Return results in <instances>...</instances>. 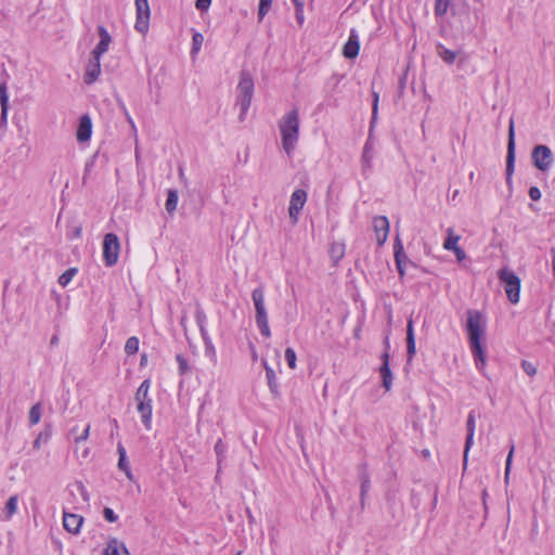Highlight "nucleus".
Instances as JSON below:
<instances>
[{"label":"nucleus","instance_id":"1","mask_svg":"<svg viewBox=\"0 0 555 555\" xmlns=\"http://www.w3.org/2000/svg\"><path fill=\"white\" fill-rule=\"evenodd\" d=\"M466 330L468 334L472 353L475 358L476 366L478 367L479 371L482 372L486 365V356L481 345V340L485 337L486 320L479 311H467Z\"/></svg>","mask_w":555,"mask_h":555},{"label":"nucleus","instance_id":"2","mask_svg":"<svg viewBox=\"0 0 555 555\" xmlns=\"http://www.w3.org/2000/svg\"><path fill=\"white\" fill-rule=\"evenodd\" d=\"M299 112L294 107L283 115L278 122L284 152L291 156L299 140Z\"/></svg>","mask_w":555,"mask_h":555},{"label":"nucleus","instance_id":"3","mask_svg":"<svg viewBox=\"0 0 555 555\" xmlns=\"http://www.w3.org/2000/svg\"><path fill=\"white\" fill-rule=\"evenodd\" d=\"M251 299L255 307V322L260 334L266 337H271V330L269 326V317L264 302V291L262 286L255 288L251 292Z\"/></svg>","mask_w":555,"mask_h":555},{"label":"nucleus","instance_id":"4","mask_svg":"<svg viewBox=\"0 0 555 555\" xmlns=\"http://www.w3.org/2000/svg\"><path fill=\"white\" fill-rule=\"evenodd\" d=\"M150 388V379H144L137 389V392L134 395V400L137 402V411L140 413L141 421L147 430L151 429L153 411L152 399L149 396Z\"/></svg>","mask_w":555,"mask_h":555},{"label":"nucleus","instance_id":"5","mask_svg":"<svg viewBox=\"0 0 555 555\" xmlns=\"http://www.w3.org/2000/svg\"><path fill=\"white\" fill-rule=\"evenodd\" d=\"M236 90H237L236 104L240 106L241 118H243L250 106L253 94H254V81H253V78L249 73H247V72L241 73L240 81H238Z\"/></svg>","mask_w":555,"mask_h":555},{"label":"nucleus","instance_id":"6","mask_svg":"<svg viewBox=\"0 0 555 555\" xmlns=\"http://www.w3.org/2000/svg\"><path fill=\"white\" fill-rule=\"evenodd\" d=\"M498 276L504 286L508 300L512 304H517L520 294V279L507 268L501 269Z\"/></svg>","mask_w":555,"mask_h":555},{"label":"nucleus","instance_id":"7","mask_svg":"<svg viewBox=\"0 0 555 555\" xmlns=\"http://www.w3.org/2000/svg\"><path fill=\"white\" fill-rule=\"evenodd\" d=\"M120 251L119 238L114 233H107L103 238V261L106 267L117 263Z\"/></svg>","mask_w":555,"mask_h":555},{"label":"nucleus","instance_id":"8","mask_svg":"<svg viewBox=\"0 0 555 555\" xmlns=\"http://www.w3.org/2000/svg\"><path fill=\"white\" fill-rule=\"evenodd\" d=\"M531 159L537 169L547 171L553 163V153L546 145L540 144L533 147Z\"/></svg>","mask_w":555,"mask_h":555},{"label":"nucleus","instance_id":"9","mask_svg":"<svg viewBox=\"0 0 555 555\" xmlns=\"http://www.w3.org/2000/svg\"><path fill=\"white\" fill-rule=\"evenodd\" d=\"M307 192L302 189H297L292 193L288 206V215L293 224L298 222L300 211L307 202Z\"/></svg>","mask_w":555,"mask_h":555},{"label":"nucleus","instance_id":"10","mask_svg":"<svg viewBox=\"0 0 555 555\" xmlns=\"http://www.w3.org/2000/svg\"><path fill=\"white\" fill-rule=\"evenodd\" d=\"M135 11H137V20L134 24V28L141 33L145 34L149 30L150 23V5L147 0H135Z\"/></svg>","mask_w":555,"mask_h":555},{"label":"nucleus","instance_id":"11","mask_svg":"<svg viewBox=\"0 0 555 555\" xmlns=\"http://www.w3.org/2000/svg\"><path fill=\"white\" fill-rule=\"evenodd\" d=\"M515 167V128L514 120H509L508 125V142H507V155H506V180L511 183L512 176Z\"/></svg>","mask_w":555,"mask_h":555},{"label":"nucleus","instance_id":"12","mask_svg":"<svg viewBox=\"0 0 555 555\" xmlns=\"http://www.w3.org/2000/svg\"><path fill=\"white\" fill-rule=\"evenodd\" d=\"M389 340L388 338L385 339V351L384 353L382 354V366L379 367V373H380V376H382V379H383V386L385 387L386 390H390L391 388V385H392V373H391V370L389 367V352H388V349H389Z\"/></svg>","mask_w":555,"mask_h":555},{"label":"nucleus","instance_id":"13","mask_svg":"<svg viewBox=\"0 0 555 555\" xmlns=\"http://www.w3.org/2000/svg\"><path fill=\"white\" fill-rule=\"evenodd\" d=\"M101 74V57L91 54L89 63L86 66L83 80L87 85H91L98 80Z\"/></svg>","mask_w":555,"mask_h":555},{"label":"nucleus","instance_id":"14","mask_svg":"<svg viewBox=\"0 0 555 555\" xmlns=\"http://www.w3.org/2000/svg\"><path fill=\"white\" fill-rule=\"evenodd\" d=\"M374 231L376 233V240L378 245H383L388 237L389 233V220L385 216H377L373 220Z\"/></svg>","mask_w":555,"mask_h":555},{"label":"nucleus","instance_id":"15","mask_svg":"<svg viewBox=\"0 0 555 555\" xmlns=\"http://www.w3.org/2000/svg\"><path fill=\"white\" fill-rule=\"evenodd\" d=\"M467 436L464 448V468L467 465V455L474 442V435L476 429V415L474 411H470L467 416L466 422Z\"/></svg>","mask_w":555,"mask_h":555},{"label":"nucleus","instance_id":"16","mask_svg":"<svg viewBox=\"0 0 555 555\" xmlns=\"http://www.w3.org/2000/svg\"><path fill=\"white\" fill-rule=\"evenodd\" d=\"M82 524V516L67 512L63 513V526L67 532L72 534H78L80 532Z\"/></svg>","mask_w":555,"mask_h":555},{"label":"nucleus","instance_id":"17","mask_svg":"<svg viewBox=\"0 0 555 555\" xmlns=\"http://www.w3.org/2000/svg\"><path fill=\"white\" fill-rule=\"evenodd\" d=\"M92 134V120L89 115H82L79 118V125L76 132L77 141L80 143L90 140Z\"/></svg>","mask_w":555,"mask_h":555},{"label":"nucleus","instance_id":"18","mask_svg":"<svg viewBox=\"0 0 555 555\" xmlns=\"http://www.w3.org/2000/svg\"><path fill=\"white\" fill-rule=\"evenodd\" d=\"M98 34L100 37V41L95 46V48L92 50L91 54H94V55L101 57L104 53L107 52L109 44L112 42V37L104 26L98 27Z\"/></svg>","mask_w":555,"mask_h":555},{"label":"nucleus","instance_id":"19","mask_svg":"<svg viewBox=\"0 0 555 555\" xmlns=\"http://www.w3.org/2000/svg\"><path fill=\"white\" fill-rule=\"evenodd\" d=\"M359 51H360L359 36L354 29H351L348 41L344 46L343 55L346 59H354L358 56Z\"/></svg>","mask_w":555,"mask_h":555},{"label":"nucleus","instance_id":"20","mask_svg":"<svg viewBox=\"0 0 555 555\" xmlns=\"http://www.w3.org/2000/svg\"><path fill=\"white\" fill-rule=\"evenodd\" d=\"M406 352L409 361H411L416 353L414 326L412 318L409 319L406 324Z\"/></svg>","mask_w":555,"mask_h":555},{"label":"nucleus","instance_id":"21","mask_svg":"<svg viewBox=\"0 0 555 555\" xmlns=\"http://www.w3.org/2000/svg\"><path fill=\"white\" fill-rule=\"evenodd\" d=\"M375 144L371 137L365 142L363 154H362V166L363 169H371L372 162L374 158Z\"/></svg>","mask_w":555,"mask_h":555},{"label":"nucleus","instance_id":"22","mask_svg":"<svg viewBox=\"0 0 555 555\" xmlns=\"http://www.w3.org/2000/svg\"><path fill=\"white\" fill-rule=\"evenodd\" d=\"M117 452L119 455L118 468L126 474V476L129 480H133V475H132V472L130 468V464H129V462L127 460V455H126V449L124 448V446L121 443H118Z\"/></svg>","mask_w":555,"mask_h":555},{"label":"nucleus","instance_id":"23","mask_svg":"<svg viewBox=\"0 0 555 555\" xmlns=\"http://www.w3.org/2000/svg\"><path fill=\"white\" fill-rule=\"evenodd\" d=\"M105 555H130V553L122 542L113 538L107 542Z\"/></svg>","mask_w":555,"mask_h":555},{"label":"nucleus","instance_id":"24","mask_svg":"<svg viewBox=\"0 0 555 555\" xmlns=\"http://www.w3.org/2000/svg\"><path fill=\"white\" fill-rule=\"evenodd\" d=\"M436 52L441 60L447 64H453L456 59V52L446 48L443 44L438 43L436 46Z\"/></svg>","mask_w":555,"mask_h":555},{"label":"nucleus","instance_id":"25","mask_svg":"<svg viewBox=\"0 0 555 555\" xmlns=\"http://www.w3.org/2000/svg\"><path fill=\"white\" fill-rule=\"evenodd\" d=\"M0 105H1V120L5 121L8 109H9V96L7 93L5 81L0 83Z\"/></svg>","mask_w":555,"mask_h":555},{"label":"nucleus","instance_id":"26","mask_svg":"<svg viewBox=\"0 0 555 555\" xmlns=\"http://www.w3.org/2000/svg\"><path fill=\"white\" fill-rule=\"evenodd\" d=\"M177 205H178V191L170 189V190H168V195H167V199L165 203L166 210L169 214H172L177 209Z\"/></svg>","mask_w":555,"mask_h":555},{"label":"nucleus","instance_id":"27","mask_svg":"<svg viewBox=\"0 0 555 555\" xmlns=\"http://www.w3.org/2000/svg\"><path fill=\"white\" fill-rule=\"evenodd\" d=\"M448 237L443 243V248L447 250H453L459 247L457 243L460 241V236L456 235L452 228L448 229Z\"/></svg>","mask_w":555,"mask_h":555},{"label":"nucleus","instance_id":"28","mask_svg":"<svg viewBox=\"0 0 555 555\" xmlns=\"http://www.w3.org/2000/svg\"><path fill=\"white\" fill-rule=\"evenodd\" d=\"M345 254V245L343 243H333L330 248V255L333 261L338 262Z\"/></svg>","mask_w":555,"mask_h":555},{"label":"nucleus","instance_id":"29","mask_svg":"<svg viewBox=\"0 0 555 555\" xmlns=\"http://www.w3.org/2000/svg\"><path fill=\"white\" fill-rule=\"evenodd\" d=\"M17 501H18L17 495H12L7 501L5 507H4V513H5L7 519H10L16 513Z\"/></svg>","mask_w":555,"mask_h":555},{"label":"nucleus","instance_id":"30","mask_svg":"<svg viewBox=\"0 0 555 555\" xmlns=\"http://www.w3.org/2000/svg\"><path fill=\"white\" fill-rule=\"evenodd\" d=\"M360 480H361V504H364V496L369 492L371 487L370 477L366 474L365 470H362L360 473Z\"/></svg>","mask_w":555,"mask_h":555},{"label":"nucleus","instance_id":"31","mask_svg":"<svg viewBox=\"0 0 555 555\" xmlns=\"http://www.w3.org/2000/svg\"><path fill=\"white\" fill-rule=\"evenodd\" d=\"M400 247V264L405 266L409 262V259L404 253L403 245L399 237L396 238L393 244V253H395V262L397 263V253L399 251L398 248Z\"/></svg>","mask_w":555,"mask_h":555},{"label":"nucleus","instance_id":"32","mask_svg":"<svg viewBox=\"0 0 555 555\" xmlns=\"http://www.w3.org/2000/svg\"><path fill=\"white\" fill-rule=\"evenodd\" d=\"M204 42V36L201 33H195L192 37V49L191 54L195 55L202 49Z\"/></svg>","mask_w":555,"mask_h":555},{"label":"nucleus","instance_id":"33","mask_svg":"<svg viewBox=\"0 0 555 555\" xmlns=\"http://www.w3.org/2000/svg\"><path fill=\"white\" fill-rule=\"evenodd\" d=\"M139 350V339L135 336L129 337L125 345V352L127 354H134Z\"/></svg>","mask_w":555,"mask_h":555},{"label":"nucleus","instance_id":"34","mask_svg":"<svg viewBox=\"0 0 555 555\" xmlns=\"http://www.w3.org/2000/svg\"><path fill=\"white\" fill-rule=\"evenodd\" d=\"M41 418V404L36 403L30 408L29 411V423L31 425L38 424Z\"/></svg>","mask_w":555,"mask_h":555},{"label":"nucleus","instance_id":"35","mask_svg":"<svg viewBox=\"0 0 555 555\" xmlns=\"http://www.w3.org/2000/svg\"><path fill=\"white\" fill-rule=\"evenodd\" d=\"M272 0H259L258 20L261 22L266 14L269 12Z\"/></svg>","mask_w":555,"mask_h":555},{"label":"nucleus","instance_id":"36","mask_svg":"<svg viewBox=\"0 0 555 555\" xmlns=\"http://www.w3.org/2000/svg\"><path fill=\"white\" fill-rule=\"evenodd\" d=\"M449 3H450V0H436L435 14L437 16L444 15L448 11Z\"/></svg>","mask_w":555,"mask_h":555},{"label":"nucleus","instance_id":"37","mask_svg":"<svg viewBox=\"0 0 555 555\" xmlns=\"http://www.w3.org/2000/svg\"><path fill=\"white\" fill-rule=\"evenodd\" d=\"M76 273V269H68L66 270L60 278L59 283L62 286H66L74 278Z\"/></svg>","mask_w":555,"mask_h":555},{"label":"nucleus","instance_id":"38","mask_svg":"<svg viewBox=\"0 0 555 555\" xmlns=\"http://www.w3.org/2000/svg\"><path fill=\"white\" fill-rule=\"evenodd\" d=\"M285 359L291 369L296 367V352L293 348H286L285 350Z\"/></svg>","mask_w":555,"mask_h":555},{"label":"nucleus","instance_id":"39","mask_svg":"<svg viewBox=\"0 0 555 555\" xmlns=\"http://www.w3.org/2000/svg\"><path fill=\"white\" fill-rule=\"evenodd\" d=\"M225 451H227V447L223 444L222 440L219 439L215 444V452L218 457V463L221 462V459L223 457Z\"/></svg>","mask_w":555,"mask_h":555},{"label":"nucleus","instance_id":"40","mask_svg":"<svg viewBox=\"0 0 555 555\" xmlns=\"http://www.w3.org/2000/svg\"><path fill=\"white\" fill-rule=\"evenodd\" d=\"M521 367L529 376H533L537 374V366L532 362L524 360L521 362Z\"/></svg>","mask_w":555,"mask_h":555},{"label":"nucleus","instance_id":"41","mask_svg":"<svg viewBox=\"0 0 555 555\" xmlns=\"http://www.w3.org/2000/svg\"><path fill=\"white\" fill-rule=\"evenodd\" d=\"M263 365H264V369H266V375H267V378H268L269 386L273 390L274 387H275V385H274L275 373H274L273 369L268 366V364L266 362H263Z\"/></svg>","mask_w":555,"mask_h":555},{"label":"nucleus","instance_id":"42","mask_svg":"<svg viewBox=\"0 0 555 555\" xmlns=\"http://www.w3.org/2000/svg\"><path fill=\"white\" fill-rule=\"evenodd\" d=\"M514 450H515V447H514V444H512L508 455H507V459H506V464H505V480H507L508 476H509Z\"/></svg>","mask_w":555,"mask_h":555},{"label":"nucleus","instance_id":"43","mask_svg":"<svg viewBox=\"0 0 555 555\" xmlns=\"http://www.w3.org/2000/svg\"><path fill=\"white\" fill-rule=\"evenodd\" d=\"M103 516L104 518L109 521V522H114L117 520V515L114 513V511L109 507H105L103 509Z\"/></svg>","mask_w":555,"mask_h":555},{"label":"nucleus","instance_id":"44","mask_svg":"<svg viewBox=\"0 0 555 555\" xmlns=\"http://www.w3.org/2000/svg\"><path fill=\"white\" fill-rule=\"evenodd\" d=\"M211 0H196L195 7L199 11H207L210 7Z\"/></svg>","mask_w":555,"mask_h":555},{"label":"nucleus","instance_id":"45","mask_svg":"<svg viewBox=\"0 0 555 555\" xmlns=\"http://www.w3.org/2000/svg\"><path fill=\"white\" fill-rule=\"evenodd\" d=\"M89 434H90V425H87L85 427V429L82 430L81 435H79L75 438V442L79 443L81 441H86L89 438Z\"/></svg>","mask_w":555,"mask_h":555},{"label":"nucleus","instance_id":"46","mask_svg":"<svg viewBox=\"0 0 555 555\" xmlns=\"http://www.w3.org/2000/svg\"><path fill=\"white\" fill-rule=\"evenodd\" d=\"M529 196L532 201H539L541 198V191L538 186H531L529 189Z\"/></svg>","mask_w":555,"mask_h":555},{"label":"nucleus","instance_id":"47","mask_svg":"<svg viewBox=\"0 0 555 555\" xmlns=\"http://www.w3.org/2000/svg\"><path fill=\"white\" fill-rule=\"evenodd\" d=\"M295 9H296V18H297L298 23L301 25L304 23V4L298 3V8H295Z\"/></svg>","mask_w":555,"mask_h":555},{"label":"nucleus","instance_id":"48","mask_svg":"<svg viewBox=\"0 0 555 555\" xmlns=\"http://www.w3.org/2000/svg\"><path fill=\"white\" fill-rule=\"evenodd\" d=\"M398 250H400V247L398 248ZM400 257H401L400 256V251H398L397 253V263H396V267H397L398 273L402 278L405 274V269H404L405 266H401L400 264Z\"/></svg>","mask_w":555,"mask_h":555},{"label":"nucleus","instance_id":"49","mask_svg":"<svg viewBox=\"0 0 555 555\" xmlns=\"http://www.w3.org/2000/svg\"><path fill=\"white\" fill-rule=\"evenodd\" d=\"M177 360L179 362V370H180V373L181 374H184L188 370V363L186 361L181 357V356H177Z\"/></svg>","mask_w":555,"mask_h":555},{"label":"nucleus","instance_id":"50","mask_svg":"<svg viewBox=\"0 0 555 555\" xmlns=\"http://www.w3.org/2000/svg\"><path fill=\"white\" fill-rule=\"evenodd\" d=\"M204 320H205L204 312L201 311V310H197L196 311V321H197L202 332H204V325H203L204 324Z\"/></svg>","mask_w":555,"mask_h":555},{"label":"nucleus","instance_id":"51","mask_svg":"<svg viewBox=\"0 0 555 555\" xmlns=\"http://www.w3.org/2000/svg\"><path fill=\"white\" fill-rule=\"evenodd\" d=\"M452 251H454L459 261H463L466 258V253L460 246Z\"/></svg>","mask_w":555,"mask_h":555},{"label":"nucleus","instance_id":"52","mask_svg":"<svg viewBox=\"0 0 555 555\" xmlns=\"http://www.w3.org/2000/svg\"><path fill=\"white\" fill-rule=\"evenodd\" d=\"M377 105H378V95H377V93H374L372 122L375 120L376 115H377Z\"/></svg>","mask_w":555,"mask_h":555},{"label":"nucleus","instance_id":"53","mask_svg":"<svg viewBox=\"0 0 555 555\" xmlns=\"http://www.w3.org/2000/svg\"><path fill=\"white\" fill-rule=\"evenodd\" d=\"M178 172H179L180 181H181L183 184H186L188 180H186V178H185L184 170H183V167H182V166H179V168H178Z\"/></svg>","mask_w":555,"mask_h":555},{"label":"nucleus","instance_id":"54","mask_svg":"<svg viewBox=\"0 0 555 555\" xmlns=\"http://www.w3.org/2000/svg\"><path fill=\"white\" fill-rule=\"evenodd\" d=\"M551 253H552V269H553V273L555 275V249H552Z\"/></svg>","mask_w":555,"mask_h":555},{"label":"nucleus","instance_id":"55","mask_svg":"<svg viewBox=\"0 0 555 555\" xmlns=\"http://www.w3.org/2000/svg\"><path fill=\"white\" fill-rule=\"evenodd\" d=\"M80 489H81V494L83 496V500L88 501V492L86 491L85 487L80 486Z\"/></svg>","mask_w":555,"mask_h":555},{"label":"nucleus","instance_id":"56","mask_svg":"<svg viewBox=\"0 0 555 555\" xmlns=\"http://www.w3.org/2000/svg\"><path fill=\"white\" fill-rule=\"evenodd\" d=\"M146 361H147V357H146V354H143L141 357V365H144L146 363Z\"/></svg>","mask_w":555,"mask_h":555},{"label":"nucleus","instance_id":"57","mask_svg":"<svg viewBox=\"0 0 555 555\" xmlns=\"http://www.w3.org/2000/svg\"><path fill=\"white\" fill-rule=\"evenodd\" d=\"M80 233H81V229H80V228H76V229H75V233H74V234H75V236H76V237H79V236H80Z\"/></svg>","mask_w":555,"mask_h":555},{"label":"nucleus","instance_id":"58","mask_svg":"<svg viewBox=\"0 0 555 555\" xmlns=\"http://www.w3.org/2000/svg\"><path fill=\"white\" fill-rule=\"evenodd\" d=\"M295 8H298V3H302L304 4V0H292Z\"/></svg>","mask_w":555,"mask_h":555},{"label":"nucleus","instance_id":"59","mask_svg":"<svg viewBox=\"0 0 555 555\" xmlns=\"http://www.w3.org/2000/svg\"><path fill=\"white\" fill-rule=\"evenodd\" d=\"M34 447L35 448H39L40 447V438H37L34 442Z\"/></svg>","mask_w":555,"mask_h":555},{"label":"nucleus","instance_id":"60","mask_svg":"<svg viewBox=\"0 0 555 555\" xmlns=\"http://www.w3.org/2000/svg\"><path fill=\"white\" fill-rule=\"evenodd\" d=\"M56 343H57V337H56V336H53V337L51 338V344H52V345H54V344H56Z\"/></svg>","mask_w":555,"mask_h":555},{"label":"nucleus","instance_id":"61","mask_svg":"<svg viewBox=\"0 0 555 555\" xmlns=\"http://www.w3.org/2000/svg\"><path fill=\"white\" fill-rule=\"evenodd\" d=\"M128 120L131 124V126L134 128V122L132 121V119L130 117H128Z\"/></svg>","mask_w":555,"mask_h":555},{"label":"nucleus","instance_id":"62","mask_svg":"<svg viewBox=\"0 0 555 555\" xmlns=\"http://www.w3.org/2000/svg\"><path fill=\"white\" fill-rule=\"evenodd\" d=\"M253 358L257 359V353H256L255 349H253Z\"/></svg>","mask_w":555,"mask_h":555},{"label":"nucleus","instance_id":"63","mask_svg":"<svg viewBox=\"0 0 555 555\" xmlns=\"http://www.w3.org/2000/svg\"><path fill=\"white\" fill-rule=\"evenodd\" d=\"M235 555H242V551H238Z\"/></svg>","mask_w":555,"mask_h":555}]
</instances>
